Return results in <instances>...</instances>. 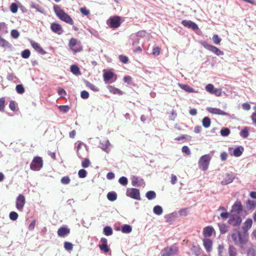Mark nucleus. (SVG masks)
<instances>
[{"mask_svg": "<svg viewBox=\"0 0 256 256\" xmlns=\"http://www.w3.org/2000/svg\"><path fill=\"white\" fill-rule=\"evenodd\" d=\"M123 21L120 16H110L107 20L106 24L110 28H116L120 26Z\"/></svg>", "mask_w": 256, "mask_h": 256, "instance_id": "6", "label": "nucleus"}, {"mask_svg": "<svg viewBox=\"0 0 256 256\" xmlns=\"http://www.w3.org/2000/svg\"><path fill=\"white\" fill-rule=\"evenodd\" d=\"M160 48L159 46H155L152 48V54L154 56H158L160 54Z\"/></svg>", "mask_w": 256, "mask_h": 256, "instance_id": "60", "label": "nucleus"}, {"mask_svg": "<svg viewBox=\"0 0 256 256\" xmlns=\"http://www.w3.org/2000/svg\"><path fill=\"white\" fill-rule=\"evenodd\" d=\"M28 3L30 4V8L36 9L39 12L44 14H46L44 9L38 4L32 1H30Z\"/></svg>", "mask_w": 256, "mask_h": 256, "instance_id": "21", "label": "nucleus"}, {"mask_svg": "<svg viewBox=\"0 0 256 256\" xmlns=\"http://www.w3.org/2000/svg\"><path fill=\"white\" fill-rule=\"evenodd\" d=\"M214 232V230L212 226H208L205 227L202 232L203 235L205 238L210 237L212 234Z\"/></svg>", "mask_w": 256, "mask_h": 256, "instance_id": "24", "label": "nucleus"}, {"mask_svg": "<svg viewBox=\"0 0 256 256\" xmlns=\"http://www.w3.org/2000/svg\"><path fill=\"white\" fill-rule=\"evenodd\" d=\"M242 210V206L240 201H236L232 206V210L230 214H239Z\"/></svg>", "mask_w": 256, "mask_h": 256, "instance_id": "16", "label": "nucleus"}, {"mask_svg": "<svg viewBox=\"0 0 256 256\" xmlns=\"http://www.w3.org/2000/svg\"><path fill=\"white\" fill-rule=\"evenodd\" d=\"M54 10L56 16L61 20L70 24H73L74 21L72 18L60 6L57 4L54 5Z\"/></svg>", "mask_w": 256, "mask_h": 256, "instance_id": "1", "label": "nucleus"}, {"mask_svg": "<svg viewBox=\"0 0 256 256\" xmlns=\"http://www.w3.org/2000/svg\"><path fill=\"white\" fill-rule=\"evenodd\" d=\"M10 218L12 220H16L18 218V214L15 212H12L10 213Z\"/></svg>", "mask_w": 256, "mask_h": 256, "instance_id": "62", "label": "nucleus"}, {"mask_svg": "<svg viewBox=\"0 0 256 256\" xmlns=\"http://www.w3.org/2000/svg\"><path fill=\"white\" fill-rule=\"evenodd\" d=\"M118 182L122 186H126L128 183V178L125 176L120 177L118 180Z\"/></svg>", "mask_w": 256, "mask_h": 256, "instance_id": "61", "label": "nucleus"}, {"mask_svg": "<svg viewBox=\"0 0 256 256\" xmlns=\"http://www.w3.org/2000/svg\"><path fill=\"white\" fill-rule=\"evenodd\" d=\"M30 56V51L28 49H25L21 52V56L24 59L28 58Z\"/></svg>", "mask_w": 256, "mask_h": 256, "instance_id": "42", "label": "nucleus"}, {"mask_svg": "<svg viewBox=\"0 0 256 256\" xmlns=\"http://www.w3.org/2000/svg\"><path fill=\"white\" fill-rule=\"evenodd\" d=\"M16 90L18 94H22L25 92V88L22 84H18L16 86Z\"/></svg>", "mask_w": 256, "mask_h": 256, "instance_id": "36", "label": "nucleus"}, {"mask_svg": "<svg viewBox=\"0 0 256 256\" xmlns=\"http://www.w3.org/2000/svg\"><path fill=\"white\" fill-rule=\"evenodd\" d=\"M242 218L239 214H230L228 222L232 226H238L242 222Z\"/></svg>", "mask_w": 256, "mask_h": 256, "instance_id": "12", "label": "nucleus"}, {"mask_svg": "<svg viewBox=\"0 0 256 256\" xmlns=\"http://www.w3.org/2000/svg\"><path fill=\"white\" fill-rule=\"evenodd\" d=\"M76 153L80 158H83L88 155V147L86 144L80 142L76 148Z\"/></svg>", "mask_w": 256, "mask_h": 256, "instance_id": "10", "label": "nucleus"}, {"mask_svg": "<svg viewBox=\"0 0 256 256\" xmlns=\"http://www.w3.org/2000/svg\"><path fill=\"white\" fill-rule=\"evenodd\" d=\"M132 231V228L130 225L124 224L122 227V232L124 234H129Z\"/></svg>", "mask_w": 256, "mask_h": 256, "instance_id": "37", "label": "nucleus"}, {"mask_svg": "<svg viewBox=\"0 0 256 256\" xmlns=\"http://www.w3.org/2000/svg\"><path fill=\"white\" fill-rule=\"evenodd\" d=\"M129 41L132 42V46H136L139 44L140 38L136 35H134V34H132L130 36Z\"/></svg>", "mask_w": 256, "mask_h": 256, "instance_id": "32", "label": "nucleus"}, {"mask_svg": "<svg viewBox=\"0 0 256 256\" xmlns=\"http://www.w3.org/2000/svg\"><path fill=\"white\" fill-rule=\"evenodd\" d=\"M126 195L136 200H140V191L136 188H128L126 190Z\"/></svg>", "mask_w": 256, "mask_h": 256, "instance_id": "11", "label": "nucleus"}, {"mask_svg": "<svg viewBox=\"0 0 256 256\" xmlns=\"http://www.w3.org/2000/svg\"><path fill=\"white\" fill-rule=\"evenodd\" d=\"M177 216L178 214L176 212H172L171 214H166L164 216V218L166 222H170L174 221Z\"/></svg>", "mask_w": 256, "mask_h": 256, "instance_id": "31", "label": "nucleus"}, {"mask_svg": "<svg viewBox=\"0 0 256 256\" xmlns=\"http://www.w3.org/2000/svg\"><path fill=\"white\" fill-rule=\"evenodd\" d=\"M215 88H214V86L211 84H208L205 87L206 90L210 94L213 93Z\"/></svg>", "mask_w": 256, "mask_h": 256, "instance_id": "46", "label": "nucleus"}, {"mask_svg": "<svg viewBox=\"0 0 256 256\" xmlns=\"http://www.w3.org/2000/svg\"><path fill=\"white\" fill-rule=\"evenodd\" d=\"M6 105V100L4 97L0 98V111L2 112L4 110Z\"/></svg>", "mask_w": 256, "mask_h": 256, "instance_id": "57", "label": "nucleus"}, {"mask_svg": "<svg viewBox=\"0 0 256 256\" xmlns=\"http://www.w3.org/2000/svg\"><path fill=\"white\" fill-rule=\"evenodd\" d=\"M58 108L60 112H68L70 108L68 105H60L58 106Z\"/></svg>", "mask_w": 256, "mask_h": 256, "instance_id": "53", "label": "nucleus"}, {"mask_svg": "<svg viewBox=\"0 0 256 256\" xmlns=\"http://www.w3.org/2000/svg\"><path fill=\"white\" fill-rule=\"evenodd\" d=\"M25 204L26 198L22 194H19L17 196L16 201V206L17 210L20 212H22Z\"/></svg>", "mask_w": 256, "mask_h": 256, "instance_id": "13", "label": "nucleus"}, {"mask_svg": "<svg viewBox=\"0 0 256 256\" xmlns=\"http://www.w3.org/2000/svg\"><path fill=\"white\" fill-rule=\"evenodd\" d=\"M178 248L176 244L166 246L160 252L161 256H174L178 252Z\"/></svg>", "mask_w": 256, "mask_h": 256, "instance_id": "5", "label": "nucleus"}, {"mask_svg": "<svg viewBox=\"0 0 256 256\" xmlns=\"http://www.w3.org/2000/svg\"><path fill=\"white\" fill-rule=\"evenodd\" d=\"M110 146V142L108 140H104L100 144V148L103 150H106Z\"/></svg>", "mask_w": 256, "mask_h": 256, "instance_id": "48", "label": "nucleus"}, {"mask_svg": "<svg viewBox=\"0 0 256 256\" xmlns=\"http://www.w3.org/2000/svg\"><path fill=\"white\" fill-rule=\"evenodd\" d=\"M252 220L251 218H248L246 220L245 222L244 223L242 226V229L244 230V232H247L248 230H250L252 226Z\"/></svg>", "mask_w": 256, "mask_h": 256, "instance_id": "29", "label": "nucleus"}, {"mask_svg": "<svg viewBox=\"0 0 256 256\" xmlns=\"http://www.w3.org/2000/svg\"><path fill=\"white\" fill-rule=\"evenodd\" d=\"M83 82L85 84L86 87L90 88V90H92L94 92H98L100 90V89L98 87H96V86H94L92 84L90 83L88 80L83 79Z\"/></svg>", "mask_w": 256, "mask_h": 256, "instance_id": "30", "label": "nucleus"}, {"mask_svg": "<svg viewBox=\"0 0 256 256\" xmlns=\"http://www.w3.org/2000/svg\"><path fill=\"white\" fill-rule=\"evenodd\" d=\"M57 92L58 94L60 96H63L66 95V91L61 87H58L57 88Z\"/></svg>", "mask_w": 256, "mask_h": 256, "instance_id": "59", "label": "nucleus"}, {"mask_svg": "<svg viewBox=\"0 0 256 256\" xmlns=\"http://www.w3.org/2000/svg\"><path fill=\"white\" fill-rule=\"evenodd\" d=\"M181 24L186 28L192 29L194 32H196L197 30H199V28L198 24L190 20H182L181 22Z\"/></svg>", "mask_w": 256, "mask_h": 256, "instance_id": "14", "label": "nucleus"}, {"mask_svg": "<svg viewBox=\"0 0 256 256\" xmlns=\"http://www.w3.org/2000/svg\"><path fill=\"white\" fill-rule=\"evenodd\" d=\"M232 150V148H229V152L230 154L232 156H234L236 157L240 156L242 152H244V148L242 146H239L232 150V152H231L230 151Z\"/></svg>", "mask_w": 256, "mask_h": 256, "instance_id": "20", "label": "nucleus"}, {"mask_svg": "<svg viewBox=\"0 0 256 256\" xmlns=\"http://www.w3.org/2000/svg\"><path fill=\"white\" fill-rule=\"evenodd\" d=\"M146 197L149 200H154L156 197V194L154 191H148L146 193Z\"/></svg>", "mask_w": 256, "mask_h": 256, "instance_id": "43", "label": "nucleus"}, {"mask_svg": "<svg viewBox=\"0 0 256 256\" xmlns=\"http://www.w3.org/2000/svg\"><path fill=\"white\" fill-rule=\"evenodd\" d=\"M229 256H236L237 252L236 248L230 245L228 248Z\"/></svg>", "mask_w": 256, "mask_h": 256, "instance_id": "41", "label": "nucleus"}, {"mask_svg": "<svg viewBox=\"0 0 256 256\" xmlns=\"http://www.w3.org/2000/svg\"><path fill=\"white\" fill-rule=\"evenodd\" d=\"M20 32L16 29H13L10 32V36L13 38H18L20 36Z\"/></svg>", "mask_w": 256, "mask_h": 256, "instance_id": "47", "label": "nucleus"}, {"mask_svg": "<svg viewBox=\"0 0 256 256\" xmlns=\"http://www.w3.org/2000/svg\"><path fill=\"white\" fill-rule=\"evenodd\" d=\"M70 72L76 76L82 74L80 68L77 64H73L70 66Z\"/></svg>", "mask_w": 256, "mask_h": 256, "instance_id": "26", "label": "nucleus"}, {"mask_svg": "<svg viewBox=\"0 0 256 256\" xmlns=\"http://www.w3.org/2000/svg\"><path fill=\"white\" fill-rule=\"evenodd\" d=\"M246 207L250 210H254L256 208V201L248 200L246 202Z\"/></svg>", "mask_w": 256, "mask_h": 256, "instance_id": "33", "label": "nucleus"}, {"mask_svg": "<svg viewBox=\"0 0 256 256\" xmlns=\"http://www.w3.org/2000/svg\"><path fill=\"white\" fill-rule=\"evenodd\" d=\"M80 12L84 16H88L90 14V11L86 7H82L80 8Z\"/></svg>", "mask_w": 256, "mask_h": 256, "instance_id": "55", "label": "nucleus"}, {"mask_svg": "<svg viewBox=\"0 0 256 256\" xmlns=\"http://www.w3.org/2000/svg\"><path fill=\"white\" fill-rule=\"evenodd\" d=\"M107 88L109 90L110 92L112 94L121 96L124 94V92L116 88H115L112 86L108 85L107 86Z\"/></svg>", "mask_w": 256, "mask_h": 256, "instance_id": "27", "label": "nucleus"}, {"mask_svg": "<svg viewBox=\"0 0 256 256\" xmlns=\"http://www.w3.org/2000/svg\"><path fill=\"white\" fill-rule=\"evenodd\" d=\"M212 39L214 44L217 45L220 44L222 40L221 38H220L219 36L216 34L213 36Z\"/></svg>", "mask_w": 256, "mask_h": 256, "instance_id": "54", "label": "nucleus"}, {"mask_svg": "<svg viewBox=\"0 0 256 256\" xmlns=\"http://www.w3.org/2000/svg\"><path fill=\"white\" fill-rule=\"evenodd\" d=\"M204 246L207 252L212 250V242L208 238H204L202 240Z\"/></svg>", "mask_w": 256, "mask_h": 256, "instance_id": "23", "label": "nucleus"}, {"mask_svg": "<svg viewBox=\"0 0 256 256\" xmlns=\"http://www.w3.org/2000/svg\"><path fill=\"white\" fill-rule=\"evenodd\" d=\"M70 232V229L65 226L60 227L58 230V234L60 237H64L69 234Z\"/></svg>", "mask_w": 256, "mask_h": 256, "instance_id": "28", "label": "nucleus"}, {"mask_svg": "<svg viewBox=\"0 0 256 256\" xmlns=\"http://www.w3.org/2000/svg\"><path fill=\"white\" fill-rule=\"evenodd\" d=\"M231 238L234 244L242 246L245 244L248 240V236L245 234H242L238 231H234L231 234Z\"/></svg>", "mask_w": 256, "mask_h": 256, "instance_id": "2", "label": "nucleus"}, {"mask_svg": "<svg viewBox=\"0 0 256 256\" xmlns=\"http://www.w3.org/2000/svg\"><path fill=\"white\" fill-rule=\"evenodd\" d=\"M211 160V156L209 154L202 156L198 162L199 168L203 171L206 170L208 167Z\"/></svg>", "mask_w": 256, "mask_h": 256, "instance_id": "7", "label": "nucleus"}, {"mask_svg": "<svg viewBox=\"0 0 256 256\" xmlns=\"http://www.w3.org/2000/svg\"><path fill=\"white\" fill-rule=\"evenodd\" d=\"M68 46L74 55L77 52H80L82 50V46L81 42L74 38H71L69 40Z\"/></svg>", "mask_w": 256, "mask_h": 256, "instance_id": "3", "label": "nucleus"}, {"mask_svg": "<svg viewBox=\"0 0 256 256\" xmlns=\"http://www.w3.org/2000/svg\"><path fill=\"white\" fill-rule=\"evenodd\" d=\"M240 135L242 138H247L249 136L248 129V128H245L242 129L240 132Z\"/></svg>", "mask_w": 256, "mask_h": 256, "instance_id": "40", "label": "nucleus"}, {"mask_svg": "<svg viewBox=\"0 0 256 256\" xmlns=\"http://www.w3.org/2000/svg\"><path fill=\"white\" fill-rule=\"evenodd\" d=\"M107 198L111 202L114 201L117 198V194L115 192H109L107 194Z\"/></svg>", "mask_w": 256, "mask_h": 256, "instance_id": "38", "label": "nucleus"}, {"mask_svg": "<svg viewBox=\"0 0 256 256\" xmlns=\"http://www.w3.org/2000/svg\"><path fill=\"white\" fill-rule=\"evenodd\" d=\"M200 44L203 46L206 49L212 52L218 56H220L224 54V52L221 50L220 48L216 46L208 44L205 40H202L200 42Z\"/></svg>", "mask_w": 256, "mask_h": 256, "instance_id": "8", "label": "nucleus"}, {"mask_svg": "<svg viewBox=\"0 0 256 256\" xmlns=\"http://www.w3.org/2000/svg\"><path fill=\"white\" fill-rule=\"evenodd\" d=\"M0 47H2L5 50L8 49L10 51H12L14 50V46L10 44L8 41L0 35Z\"/></svg>", "mask_w": 256, "mask_h": 256, "instance_id": "19", "label": "nucleus"}, {"mask_svg": "<svg viewBox=\"0 0 256 256\" xmlns=\"http://www.w3.org/2000/svg\"><path fill=\"white\" fill-rule=\"evenodd\" d=\"M30 44L32 47L38 52L39 54L44 55L47 54V52L45 51L42 47L40 46V44L32 40H30Z\"/></svg>", "mask_w": 256, "mask_h": 256, "instance_id": "17", "label": "nucleus"}, {"mask_svg": "<svg viewBox=\"0 0 256 256\" xmlns=\"http://www.w3.org/2000/svg\"><path fill=\"white\" fill-rule=\"evenodd\" d=\"M153 212L156 215L160 216L162 214L163 212L162 208L160 206H156L153 208Z\"/></svg>", "mask_w": 256, "mask_h": 256, "instance_id": "39", "label": "nucleus"}, {"mask_svg": "<svg viewBox=\"0 0 256 256\" xmlns=\"http://www.w3.org/2000/svg\"><path fill=\"white\" fill-rule=\"evenodd\" d=\"M123 81L129 85H132V78L130 76H124L123 78Z\"/></svg>", "mask_w": 256, "mask_h": 256, "instance_id": "56", "label": "nucleus"}, {"mask_svg": "<svg viewBox=\"0 0 256 256\" xmlns=\"http://www.w3.org/2000/svg\"><path fill=\"white\" fill-rule=\"evenodd\" d=\"M220 134L222 136H227L230 134V130L228 128H222L220 131Z\"/></svg>", "mask_w": 256, "mask_h": 256, "instance_id": "52", "label": "nucleus"}, {"mask_svg": "<svg viewBox=\"0 0 256 256\" xmlns=\"http://www.w3.org/2000/svg\"><path fill=\"white\" fill-rule=\"evenodd\" d=\"M86 174H87V172L84 169H81L78 172V175L80 178H86Z\"/></svg>", "mask_w": 256, "mask_h": 256, "instance_id": "64", "label": "nucleus"}, {"mask_svg": "<svg viewBox=\"0 0 256 256\" xmlns=\"http://www.w3.org/2000/svg\"><path fill=\"white\" fill-rule=\"evenodd\" d=\"M235 178L234 174L232 172L226 173L221 182L222 185H226L232 182Z\"/></svg>", "mask_w": 256, "mask_h": 256, "instance_id": "18", "label": "nucleus"}, {"mask_svg": "<svg viewBox=\"0 0 256 256\" xmlns=\"http://www.w3.org/2000/svg\"><path fill=\"white\" fill-rule=\"evenodd\" d=\"M104 232L107 236H111L112 234V228L109 226H106L104 228Z\"/></svg>", "mask_w": 256, "mask_h": 256, "instance_id": "49", "label": "nucleus"}, {"mask_svg": "<svg viewBox=\"0 0 256 256\" xmlns=\"http://www.w3.org/2000/svg\"><path fill=\"white\" fill-rule=\"evenodd\" d=\"M90 94L86 90H84L80 92V97L82 99H88L89 98Z\"/></svg>", "mask_w": 256, "mask_h": 256, "instance_id": "63", "label": "nucleus"}, {"mask_svg": "<svg viewBox=\"0 0 256 256\" xmlns=\"http://www.w3.org/2000/svg\"><path fill=\"white\" fill-rule=\"evenodd\" d=\"M132 184L134 186H144L145 183L143 179L139 180L138 177L134 176L132 178Z\"/></svg>", "mask_w": 256, "mask_h": 256, "instance_id": "22", "label": "nucleus"}, {"mask_svg": "<svg viewBox=\"0 0 256 256\" xmlns=\"http://www.w3.org/2000/svg\"><path fill=\"white\" fill-rule=\"evenodd\" d=\"M64 248L66 250H72L73 249V244L70 242H66L64 243Z\"/></svg>", "mask_w": 256, "mask_h": 256, "instance_id": "58", "label": "nucleus"}, {"mask_svg": "<svg viewBox=\"0 0 256 256\" xmlns=\"http://www.w3.org/2000/svg\"><path fill=\"white\" fill-rule=\"evenodd\" d=\"M9 108L12 112H16L18 110V106L17 103L13 100H11L10 102Z\"/></svg>", "mask_w": 256, "mask_h": 256, "instance_id": "34", "label": "nucleus"}, {"mask_svg": "<svg viewBox=\"0 0 256 256\" xmlns=\"http://www.w3.org/2000/svg\"><path fill=\"white\" fill-rule=\"evenodd\" d=\"M50 28L52 32L58 34H62L64 32L62 26L56 22H52L50 24Z\"/></svg>", "mask_w": 256, "mask_h": 256, "instance_id": "15", "label": "nucleus"}, {"mask_svg": "<svg viewBox=\"0 0 256 256\" xmlns=\"http://www.w3.org/2000/svg\"><path fill=\"white\" fill-rule=\"evenodd\" d=\"M178 86L181 89L189 93H195L198 92L194 88L190 86L188 84H183L179 83Z\"/></svg>", "mask_w": 256, "mask_h": 256, "instance_id": "25", "label": "nucleus"}, {"mask_svg": "<svg viewBox=\"0 0 256 256\" xmlns=\"http://www.w3.org/2000/svg\"><path fill=\"white\" fill-rule=\"evenodd\" d=\"M104 80L106 84L112 83L117 80V75L113 72V69L104 70L103 72Z\"/></svg>", "mask_w": 256, "mask_h": 256, "instance_id": "4", "label": "nucleus"}, {"mask_svg": "<svg viewBox=\"0 0 256 256\" xmlns=\"http://www.w3.org/2000/svg\"><path fill=\"white\" fill-rule=\"evenodd\" d=\"M202 125L206 128H208L210 125V120L208 117H204L202 120Z\"/></svg>", "mask_w": 256, "mask_h": 256, "instance_id": "45", "label": "nucleus"}, {"mask_svg": "<svg viewBox=\"0 0 256 256\" xmlns=\"http://www.w3.org/2000/svg\"><path fill=\"white\" fill-rule=\"evenodd\" d=\"M248 256H256V248L252 247L248 249Z\"/></svg>", "mask_w": 256, "mask_h": 256, "instance_id": "51", "label": "nucleus"}, {"mask_svg": "<svg viewBox=\"0 0 256 256\" xmlns=\"http://www.w3.org/2000/svg\"><path fill=\"white\" fill-rule=\"evenodd\" d=\"M43 166V160L40 156L34 157L30 164V168L32 170H40Z\"/></svg>", "mask_w": 256, "mask_h": 256, "instance_id": "9", "label": "nucleus"}, {"mask_svg": "<svg viewBox=\"0 0 256 256\" xmlns=\"http://www.w3.org/2000/svg\"><path fill=\"white\" fill-rule=\"evenodd\" d=\"M19 3L12 2L10 6V10L12 14L17 12L19 6Z\"/></svg>", "mask_w": 256, "mask_h": 256, "instance_id": "35", "label": "nucleus"}, {"mask_svg": "<svg viewBox=\"0 0 256 256\" xmlns=\"http://www.w3.org/2000/svg\"><path fill=\"white\" fill-rule=\"evenodd\" d=\"M218 226L221 234H224L228 231V226L226 224H218Z\"/></svg>", "mask_w": 256, "mask_h": 256, "instance_id": "44", "label": "nucleus"}, {"mask_svg": "<svg viewBox=\"0 0 256 256\" xmlns=\"http://www.w3.org/2000/svg\"><path fill=\"white\" fill-rule=\"evenodd\" d=\"M119 60L123 64H126L128 62V58L124 55L120 54L118 56Z\"/></svg>", "mask_w": 256, "mask_h": 256, "instance_id": "50", "label": "nucleus"}]
</instances>
